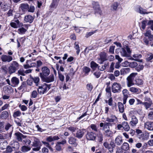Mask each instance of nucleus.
I'll return each instance as SVG.
<instances>
[{
	"mask_svg": "<svg viewBox=\"0 0 153 153\" xmlns=\"http://www.w3.org/2000/svg\"><path fill=\"white\" fill-rule=\"evenodd\" d=\"M137 74L136 73H133L131 74L127 78V85L128 87H130L134 85L133 81L135 77Z\"/></svg>",
	"mask_w": 153,
	"mask_h": 153,
	"instance_id": "nucleus-1",
	"label": "nucleus"
},
{
	"mask_svg": "<svg viewBox=\"0 0 153 153\" xmlns=\"http://www.w3.org/2000/svg\"><path fill=\"white\" fill-rule=\"evenodd\" d=\"M41 71L39 74V76L42 79L45 77L48 76L50 73L49 69L46 66H44L41 68Z\"/></svg>",
	"mask_w": 153,
	"mask_h": 153,
	"instance_id": "nucleus-2",
	"label": "nucleus"
},
{
	"mask_svg": "<svg viewBox=\"0 0 153 153\" xmlns=\"http://www.w3.org/2000/svg\"><path fill=\"white\" fill-rule=\"evenodd\" d=\"M50 85H48L45 83L39 86L38 91L40 94H44L50 89Z\"/></svg>",
	"mask_w": 153,
	"mask_h": 153,
	"instance_id": "nucleus-3",
	"label": "nucleus"
},
{
	"mask_svg": "<svg viewBox=\"0 0 153 153\" xmlns=\"http://www.w3.org/2000/svg\"><path fill=\"white\" fill-rule=\"evenodd\" d=\"M120 53L122 56L124 57H129L131 51L130 48L126 46V48H122L120 50Z\"/></svg>",
	"mask_w": 153,
	"mask_h": 153,
	"instance_id": "nucleus-4",
	"label": "nucleus"
},
{
	"mask_svg": "<svg viewBox=\"0 0 153 153\" xmlns=\"http://www.w3.org/2000/svg\"><path fill=\"white\" fill-rule=\"evenodd\" d=\"M122 88L120 84L117 82H114L111 87L112 92L114 93H120Z\"/></svg>",
	"mask_w": 153,
	"mask_h": 153,
	"instance_id": "nucleus-5",
	"label": "nucleus"
},
{
	"mask_svg": "<svg viewBox=\"0 0 153 153\" xmlns=\"http://www.w3.org/2000/svg\"><path fill=\"white\" fill-rule=\"evenodd\" d=\"M41 142L37 138H35L33 142V146L35 147L33 148L32 149L34 151H38L40 149Z\"/></svg>",
	"mask_w": 153,
	"mask_h": 153,
	"instance_id": "nucleus-6",
	"label": "nucleus"
},
{
	"mask_svg": "<svg viewBox=\"0 0 153 153\" xmlns=\"http://www.w3.org/2000/svg\"><path fill=\"white\" fill-rule=\"evenodd\" d=\"M100 57L98 58V63L100 64L103 63L107 60V54L104 52H101L99 54Z\"/></svg>",
	"mask_w": 153,
	"mask_h": 153,
	"instance_id": "nucleus-7",
	"label": "nucleus"
},
{
	"mask_svg": "<svg viewBox=\"0 0 153 153\" xmlns=\"http://www.w3.org/2000/svg\"><path fill=\"white\" fill-rule=\"evenodd\" d=\"M100 127H102V130L104 131L110 130V126H112V124L110 123H101L100 124Z\"/></svg>",
	"mask_w": 153,
	"mask_h": 153,
	"instance_id": "nucleus-8",
	"label": "nucleus"
},
{
	"mask_svg": "<svg viewBox=\"0 0 153 153\" xmlns=\"http://www.w3.org/2000/svg\"><path fill=\"white\" fill-rule=\"evenodd\" d=\"M86 137L87 140H94L96 138L95 134L92 131L88 132Z\"/></svg>",
	"mask_w": 153,
	"mask_h": 153,
	"instance_id": "nucleus-9",
	"label": "nucleus"
},
{
	"mask_svg": "<svg viewBox=\"0 0 153 153\" xmlns=\"http://www.w3.org/2000/svg\"><path fill=\"white\" fill-rule=\"evenodd\" d=\"M117 119V118L115 117V115H112L110 116V118L107 117L106 118V122L105 123H110V124H112V126L114 124L113 123Z\"/></svg>",
	"mask_w": 153,
	"mask_h": 153,
	"instance_id": "nucleus-10",
	"label": "nucleus"
},
{
	"mask_svg": "<svg viewBox=\"0 0 153 153\" xmlns=\"http://www.w3.org/2000/svg\"><path fill=\"white\" fill-rule=\"evenodd\" d=\"M15 135L16 136V139L19 142L22 141L23 139H25L26 138V136L23 135L22 134L19 132H17L15 133Z\"/></svg>",
	"mask_w": 153,
	"mask_h": 153,
	"instance_id": "nucleus-11",
	"label": "nucleus"
},
{
	"mask_svg": "<svg viewBox=\"0 0 153 153\" xmlns=\"http://www.w3.org/2000/svg\"><path fill=\"white\" fill-rule=\"evenodd\" d=\"M11 86L13 87L17 86L19 82V79L15 76L13 77L11 79Z\"/></svg>",
	"mask_w": 153,
	"mask_h": 153,
	"instance_id": "nucleus-12",
	"label": "nucleus"
},
{
	"mask_svg": "<svg viewBox=\"0 0 153 153\" xmlns=\"http://www.w3.org/2000/svg\"><path fill=\"white\" fill-rule=\"evenodd\" d=\"M83 129H79L78 130L75 134H74L75 137L78 139L81 138L83 136L85 132Z\"/></svg>",
	"mask_w": 153,
	"mask_h": 153,
	"instance_id": "nucleus-13",
	"label": "nucleus"
},
{
	"mask_svg": "<svg viewBox=\"0 0 153 153\" xmlns=\"http://www.w3.org/2000/svg\"><path fill=\"white\" fill-rule=\"evenodd\" d=\"M138 120L137 117L134 115H133L131 117V120L130 121L129 124L132 126H135L138 123Z\"/></svg>",
	"mask_w": 153,
	"mask_h": 153,
	"instance_id": "nucleus-14",
	"label": "nucleus"
},
{
	"mask_svg": "<svg viewBox=\"0 0 153 153\" xmlns=\"http://www.w3.org/2000/svg\"><path fill=\"white\" fill-rule=\"evenodd\" d=\"M123 95V103L125 104L126 102L127 99L128 97V94L129 93L128 91L126 89H124L122 91Z\"/></svg>",
	"mask_w": 153,
	"mask_h": 153,
	"instance_id": "nucleus-15",
	"label": "nucleus"
},
{
	"mask_svg": "<svg viewBox=\"0 0 153 153\" xmlns=\"http://www.w3.org/2000/svg\"><path fill=\"white\" fill-rule=\"evenodd\" d=\"M144 127L148 130H153V122L151 121H147L144 123Z\"/></svg>",
	"mask_w": 153,
	"mask_h": 153,
	"instance_id": "nucleus-16",
	"label": "nucleus"
},
{
	"mask_svg": "<svg viewBox=\"0 0 153 153\" xmlns=\"http://www.w3.org/2000/svg\"><path fill=\"white\" fill-rule=\"evenodd\" d=\"M42 80L45 82L49 83L54 81V76L53 74L49 76L45 77Z\"/></svg>",
	"mask_w": 153,
	"mask_h": 153,
	"instance_id": "nucleus-17",
	"label": "nucleus"
},
{
	"mask_svg": "<svg viewBox=\"0 0 153 153\" xmlns=\"http://www.w3.org/2000/svg\"><path fill=\"white\" fill-rule=\"evenodd\" d=\"M1 59L2 61L9 62L13 60V58L11 56L3 55L1 56Z\"/></svg>",
	"mask_w": 153,
	"mask_h": 153,
	"instance_id": "nucleus-18",
	"label": "nucleus"
},
{
	"mask_svg": "<svg viewBox=\"0 0 153 153\" xmlns=\"http://www.w3.org/2000/svg\"><path fill=\"white\" fill-rule=\"evenodd\" d=\"M68 142L70 144L73 145L74 146H76L77 144L76 142V139L74 137H71L68 138Z\"/></svg>",
	"mask_w": 153,
	"mask_h": 153,
	"instance_id": "nucleus-19",
	"label": "nucleus"
},
{
	"mask_svg": "<svg viewBox=\"0 0 153 153\" xmlns=\"http://www.w3.org/2000/svg\"><path fill=\"white\" fill-rule=\"evenodd\" d=\"M115 143L118 146H120L123 142V140L121 136H118L115 139Z\"/></svg>",
	"mask_w": 153,
	"mask_h": 153,
	"instance_id": "nucleus-20",
	"label": "nucleus"
},
{
	"mask_svg": "<svg viewBox=\"0 0 153 153\" xmlns=\"http://www.w3.org/2000/svg\"><path fill=\"white\" fill-rule=\"evenodd\" d=\"M59 139V138L57 136H51L46 139L47 141L49 142H51L54 140H57Z\"/></svg>",
	"mask_w": 153,
	"mask_h": 153,
	"instance_id": "nucleus-21",
	"label": "nucleus"
},
{
	"mask_svg": "<svg viewBox=\"0 0 153 153\" xmlns=\"http://www.w3.org/2000/svg\"><path fill=\"white\" fill-rule=\"evenodd\" d=\"M133 57L134 58V59L132 58V59H131L138 61L140 62H142L143 60L140 59L142 57V56L141 54H135L133 55Z\"/></svg>",
	"mask_w": 153,
	"mask_h": 153,
	"instance_id": "nucleus-22",
	"label": "nucleus"
},
{
	"mask_svg": "<svg viewBox=\"0 0 153 153\" xmlns=\"http://www.w3.org/2000/svg\"><path fill=\"white\" fill-rule=\"evenodd\" d=\"M144 35L145 36L148 37L150 41H153V35L152 34L151 30H147L146 33H144Z\"/></svg>",
	"mask_w": 153,
	"mask_h": 153,
	"instance_id": "nucleus-23",
	"label": "nucleus"
},
{
	"mask_svg": "<svg viewBox=\"0 0 153 153\" xmlns=\"http://www.w3.org/2000/svg\"><path fill=\"white\" fill-rule=\"evenodd\" d=\"M129 91L131 93H136L138 94L140 93V89L138 88H135V87H129Z\"/></svg>",
	"mask_w": 153,
	"mask_h": 153,
	"instance_id": "nucleus-24",
	"label": "nucleus"
},
{
	"mask_svg": "<svg viewBox=\"0 0 153 153\" xmlns=\"http://www.w3.org/2000/svg\"><path fill=\"white\" fill-rule=\"evenodd\" d=\"M33 17L30 15L26 16L25 17L24 20L26 22L31 23L33 21Z\"/></svg>",
	"mask_w": 153,
	"mask_h": 153,
	"instance_id": "nucleus-25",
	"label": "nucleus"
},
{
	"mask_svg": "<svg viewBox=\"0 0 153 153\" xmlns=\"http://www.w3.org/2000/svg\"><path fill=\"white\" fill-rule=\"evenodd\" d=\"M7 143L5 141H0V149H4L7 147Z\"/></svg>",
	"mask_w": 153,
	"mask_h": 153,
	"instance_id": "nucleus-26",
	"label": "nucleus"
},
{
	"mask_svg": "<svg viewBox=\"0 0 153 153\" xmlns=\"http://www.w3.org/2000/svg\"><path fill=\"white\" fill-rule=\"evenodd\" d=\"M59 0H53V2L52 3L50 6L51 9H56L57 7Z\"/></svg>",
	"mask_w": 153,
	"mask_h": 153,
	"instance_id": "nucleus-27",
	"label": "nucleus"
},
{
	"mask_svg": "<svg viewBox=\"0 0 153 153\" xmlns=\"http://www.w3.org/2000/svg\"><path fill=\"white\" fill-rule=\"evenodd\" d=\"M123 104H123L121 102H119L118 103L119 111L121 113H123L124 112V108Z\"/></svg>",
	"mask_w": 153,
	"mask_h": 153,
	"instance_id": "nucleus-28",
	"label": "nucleus"
},
{
	"mask_svg": "<svg viewBox=\"0 0 153 153\" xmlns=\"http://www.w3.org/2000/svg\"><path fill=\"white\" fill-rule=\"evenodd\" d=\"M125 62H127L129 66L131 68H136L138 65L137 63L136 62L134 61L130 62L127 61Z\"/></svg>",
	"mask_w": 153,
	"mask_h": 153,
	"instance_id": "nucleus-29",
	"label": "nucleus"
},
{
	"mask_svg": "<svg viewBox=\"0 0 153 153\" xmlns=\"http://www.w3.org/2000/svg\"><path fill=\"white\" fill-rule=\"evenodd\" d=\"M104 134L105 137H111L113 135L112 131L111 130H108L107 131H104Z\"/></svg>",
	"mask_w": 153,
	"mask_h": 153,
	"instance_id": "nucleus-30",
	"label": "nucleus"
},
{
	"mask_svg": "<svg viewBox=\"0 0 153 153\" xmlns=\"http://www.w3.org/2000/svg\"><path fill=\"white\" fill-rule=\"evenodd\" d=\"M123 128L126 131H128L130 129V127L127 122H123Z\"/></svg>",
	"mask_w": 153,
	"mask_h": 153,
	"instance_id": "nucleus-31",
	"label": "nucleus"
},
{
	"mask_svg": "<svg viewBox=\"0 0 153 153\" xmlns=\"http://www.w3.org/2000/svg\"><path fill=\"white\" fill-rule=\"evenodd\" d=\"M122 149L125 151L128 150L129 148V144L126 143L124 142L121 146Z\"/></svg>",
	"mask_w": 153,
	"mask_h": 153,
	"instance_id": "nucleus-32",
	"label": "nucleus"
},
{
	"mask_svg": "<svg viewBox=\"0 0 153 153\" xmlns=\"http://www.w3.org/2000/svg\"><path fill=\"white\" fill-rule=\"evenodd\" d=\"M90 71V68L87 66H85L83 68V72L85 73V76L88 75Z\"/></svg>",
	"mask_w": 153,
	"mask_h": 153,
	"instance_id": "nucleus-33",
	"label": "nucleus"
},
{
	"mask_svg": "<svg viewBox=\"0 0 153 153\" xmlns=\"http://www.w3.org/2000/svg\"><path fill=\"white\" fill-rule=\"evenodd\" d=\"M19 8L22 10H28L29 6L27 3H23L20 5Z\"/></svg>",
	"mask_w": 153,
	"mask_h": 153,
	"instance_id": "nucleus-34",
	"label": "nucleus"
},
{
	"mask_svg": "<svg viewBox=\"0 0 153 153\" xmlns=\"http://www.w3.org/2000/svg\"><path fill=\"white\" fill-rule=\"evenodd\" d=\"M152 104V101L144 102H143V105L144 106L146 109H147L151 106Z\"/></svg>",
	"mask_w": 153,
	"mask_h": 153,
	"instance_id": "nucleus-35",
	"label": "nucleus"
},
{
	"mask_svg": "<svg viewBox=\"0 0 153 153\" xmlns=\"http://www.w3.org/2000/svg\"><path fill=\"white\" fill-rule=\"evenodd\" d=\"M149 21L147 20H143L141 22V28L143 30H144L145 29L146 25H148V22Z\"/></svg>",
	"mask_w": 153,
	"mask_h": 153,
	"instance_id": "nucleus-36",
	"label": "nucleus"
},
{
	"mask_svg": "<svg viewBox=\"0 0 153 153\" xmlns=\"http://www.w3.org/2000/svg\"><path fill=\"white\" fill-rule=\"evenodd\" d=\"M103 146L105 148L108 149L110 152L111 153L113 152V149L111 148L110 144L107 142H105L103 143Z\"/></svg>",
	"mask_w": 153,
	"mask_h": 153,
	"instance_id": "nucleus-37",
	"label": "nucleus"
},
{
	"mask_svg": "<svg viewBox=\"0 0 153 153\" xmlns=\"http://www.w3.org/2000/svg\"><path fill=\"white\" fill-rule=\"evenodd\" d=\"M31 148L28 146H22L21 150L23 152H26L30 151Z\"/></svg>",
	"mask_w": 153,
	"mask_h": 153,
	"instance_id": "nucleus-38",
	"label": "nucleus"
},
{
	"mask_svg": "<svg viewBox=\"0 0 153 153\" xmlns=\"http://www.w3.org/2000/svg\"><path fill=\"white\" fill-rule=\"evenodd\" d=\"M98 141L100 143H102L103 140V135L102 133L100 132L97 135Z\"/></svg>",
	"mask_w": 153,
	"mask_h": 153,
	"instance_id": "nucleus-39",
	"label": "nucleus"
},
{
	"mask_svg": "<svg viewBox=\"0 0 153 153\" xmlns=\"http://www.w3.org/2000/svg\"><path fill=\"white\" fill-rule=\"evenodd\" d=\"M8 116V113L7 111H4L2 112L1 115V118L3 119H5Z\"/></svg>",
	"mask_w": 153,
	"mask_h": 153,
	"instance_id": "nucleus-40",
	"label": "nucleus"
},
{
	"mask_svg": "<svg viewBox=\"0 0 153 153\" xmlns=\"http://www.w3.org/2000/svg\"><path fill=\"white\" fill-rule=\"evenodd\" d=\"M153 59V54L148 53L147 55L146 60L147 61L151 62V60Z\"/></svg>",
	"mask_w": 153,
	"mask_h": 153,
	"instance_id": "nucleus-41",
	"label": "nucleus"
},
{
	"mask_svg": "<svg viewBox=\"0 0 153 153\" xmlns=\"http://www.w3.org/2000/svg\"><path fill=\"white\" fill-rule=\"evenodd\" d=\"M11 65L14 67L16 70L19 68V65L17 62L16 61H13L11 63Z\"/></svg>",
	"mask_w": 153,
	"mask_h": 153,
	"instance_id": "nucleus-42",
	"label": "nucleus"
},
{
	"mask_svg": "<svg viewBox=\"0 0 153 153\" xmlns=\"http://www.w3.org/2000/svg\"><path fill=\"white\" fill-rule=\"evenodd\" d=\"M21 115V113L20 111L17 110L15 111L13 114V116L14 118L19 117Z\"/></svg>",
	"mask_w": 153,
	"mask_h": 153,
	"instance_id": "nucleus-43",
	"label": "nucleus"
},
{
	"mask_svg": "<svg viewBox=\"0 0 153 153\" xmlns=\"http://www.w3.org/2000/svg\"><path fill=\"white\" fill-rule=\"evenodd\" d=\"M21 142H22L23 144L28 145L30 144L31 141L30 140L26 139V138H25V139H22Z\"/></svg>",
	"mask_w": 153,
	"mask_h": 153,
	"instance_id": "nucleus-44",
	"label": "nucleus"
},
{
	"mask_svg": "<svg viewBox=\"0 0 153 153\" xmlns=\"http://www.w3.org/2000/svg\"><path fill=\"white\" fill-rule=\"evenodd\" d=\"M130 71V68H123L120 70L121 74H126L127 72H129Z\"/></svg>",
	"mask_w": 153,
	"mask_h": 153,
	"instance_id": "nucleus-45",
	"label": "nucleus"
},
{
	"mask_svg": "<svg viewBox=\"0 0 153 153\" xmlns=\"http://www.w3.org/2000/svg\"><path fill=\"white\" fill-rule=\"evenodd\" d=\"M74 45H75L74 48L77 50V51L76 52V53L78 55L80 51L79 45L78 44V43H77V42H75L74 43Z\"/></svg>",
	"mask_w": 153,
	"mask_h": 153,
	"instance_id": "nucleus-46",
	"label": "nucleus"
},
{
	"mask_svg": "<svg viewBox=\"0 0 153 153\" xmlns=\"http://www.w3.org/2000/svg\"><path fill=\"white\" fill-rule=\"evenodd\" d=\"M135 84L137 85H142L143 84V81L142 79L137 78L135 79Z\"/></svg>",
	"mask_w": 153,
	"mask_h": 153,
	"instance_id": "nucleus-47",
	"label": "nucleus"
},
{
	"mask_svg": "<svg viewBox=\"0 0 153 153\" xmlns=\"http://www.w3.org/2000/svg\"><path fill=\"white\" fill-rule=\"evenodd\" d=\"M98 66V64L93 61H92L91 63V67L93 69L97 68Z\"/></svg>",
	"mask_w": 153,
	"mask_h": 153,
	"instance_id": "nucleus-48",
	"label": "nucleus"
},
{
	"mask_svg": "<svg viewBox=\"0 0 153 153\" xmlns=\"http://www.w3.org/2000/svg\"><path fill=\"white\" fill-rule=\"evenodd\" d=\"M27 30L24 27L20 28L18 30V32L20 34H23L26 32Z\"/></svg>",
	"mask_w": 153,
	"mask_h": 153,
	"instance_id": "nucleus-49",
	"label": "nucleus"
},
{
	"mask_svg": "<svg viewBox=\"0 0 153 153\" xmlns=\"http://www.w3.org/2000/svg\"><path fill=\"white\" fill-rule=\"evenodd\" d=\"M119 5V3L117 2H114L112 4L111 6V7L113 10H116L118 8V7Z\"/></svg>",
	"mask_w": 153,
	"mask_h": 153,
	"instance_id": "nucleus-50",
	"label": "nucleus"
},
{
	"mask_svg": "<svg viewBox=\"0 0 153 153\" xmlns=\"http://www.w3.org/2000/svg\"><path fill=\"white\" fill-rule=\"evenodd\" d=\"M144 68V66L142 65H139L135 69L138 72L140 71L141 70H143Z\"/></svg>",
	"mask_w": 153,
	"mask_h": 153,
	"instance_id": "nucleus-51",
	"label": "nucleus"
},
{
	"mask_svg": "<svg viewBox=\"0 0 153 153\" xmlns=\"http://www.w3.org/2000/svg\"><path fill=\"white\" fill-rule=\"evenodd\" d=\"M16 70L11 65L9 68V71L10 74L14 73Z\"/></svg>",
	"mask_w": 153,
	"mask_h": 153,
	"instance_id": "nucleus-52",
	"label": "nucleus"
},
{
	"mask_svg": "<svg viewBox=\"0 0 153 153\" xmlns=\"http://www.w3.org/2000/svg\"><path fill=\"white\" fill-rule=\"evenodd\" d=\"M150 94H149L148 95H145L144 97L145 101L146 102L152 101L150 97Z\"/></svg>",
	"mask_w": 153,
	"mask_h": 153,
	"instance_id": "nucleus-53",
	"label": "nucleus"
},
{
	"mask_svg": "<svg viewBox=\"0 0 153 153\" xmlns=\"http://www.w3.org/2000/svg\"><path fill=\"white\" fill-rule=\"evenodd\" d=\"M93 4L94 5L93 8L94 9L96 10H99L100 8L99 4L98 2H94L93 3Z\"/></svg>",
	"mask_w": 153,
	"mask_h": 153,
	"instance_id": "nucleus-54",
	"label": "nucleus"
},
{
	"mask_svg": "<svg viewBox=\"0 0 153 153\" xmlns=\"http://www.w3.org/2000/svg\"><path fill=\"white\" fill-rule=\"evenodd\" d=\"M55 148L56 150L58 151H60L62 150V147L57 142L56 144Z\"/></svg>",
	"mask_w": 153,
	"mask_h": 153,
	"instance_id": "nucleus-55",
	"label": "nucleus"
},
{
	"mask_svg": "<svg viewBox=\"0 0 153 153\" xmlns=\"http://www.w3.org/2000/svg\"><path fill=\"white\" fill-rule=\"evenodd\" d=\"M148 118L149 119L153 120V111H150L148 114Z\"/></svg>",
	"mask_w": 153,
	"mask_h": 153,
	"instance_id": "nucleus-56",
	"label": "nucleus"
},
{
	"mask_svg": "<svg viewBox=\"0 0 153 153\" xmlns=\"http://www.w3.org/2000/svg\"><path fill=\"white\" fill-rule=\"evenodd\" d=\"M144 134H141L139 135V138L140 139H142L143 140H147L148 139V136L146 137H144Z\"/></svg>",
	"mask_w": 153,
	"mask_h": 153,
	"instance_id": "nucleus-57",
	"label": "nucleus"
},
{
	"mask_svg": "<svg viewBox=\"0 0 153 153\" xmlns=\"http://www.w3.org/2000/svg\"><path fill=\"white\" fill-rule=\"evenodd\" d=\"M86 88L89 91H91L92 88L93 86L91 83H88L86 85Z\"/></svg>",
	"mask_w": 153,
	"mask_h": 153,
	"instance_id": "nucleus-58",
	"label": "nucleus"
},
{
	"mask_svg": "<svg viewBox=\"0 0 153 153\" xmlns=\"http://www.w3.org/2000/svg\"><path fill=\"white\" fill-rule=\"evenodd\" d=\"M37 95V93L36 91H33L31 94V97L33 98H35Z\"/></svg>",
	"mask_w": 153,
	"mask_h": 153,
	"instance_id": "nucleus-59",
	"label": "nucleus"
},
{
	"mask_svg": "<svg viewBox=\"0 0 153 153\" xmlns=\"http://www.w3.org/2000/svg\"><path fill=\"white\" fill-rule=\"evenodd\" d=\"M26 84L25 82H23L21 85L18 88V89L19 90H21L22 89H24L26 87Z\"/></svg>",
	"mask_w": 153,
	"mask_h": 153,
	"instance_id": "nucleus-60",
	"label": "nucleus"
},
{
	"mask_svg": "<svg viewBox=\"0 0 153 153\" xmlns=\"http://www.w3.org/2000/svg\"><path fill=\"white\" fill-rule=\"evenodd\" d=\"M97 30H96L95 31H92L87 33L85 37L87 38H88V37L91 36L93 34L95 33L96 32Z\"/></svg>",
	"mask_w": 153,
	"mask_h": 153,
	"instance_id": "nucleus-61",
	"label": "nucleus"
},
{
	"mask_svg": "<svg viewBox=\"0 0 153 153\" xmlns=\"http://www.w3.org/2000/svg\"><path fill=\"white\" fill-rule=\"evenodd\" d=\"M115 47L114 46H112L110 47L109 50V52L110 53L112 54L114 53Z\"/></svg>",
	"mask_w": 153,
	"mask_h": 153,
	"instance_id": "nucleus-62",
	"label": "nucleus"
},
{
	"mask_svg": "<svg viewBox=\"0 0 153 153\" xmlns=\"http://www.w3.org/2000/svg\"><path fill=\"white\" fill-rule=\"evenodd\" d=\"M59 74V77L60 80L62 81H63L64 79V76L62 74L59 73V72H58Z\"/></svg>",
	"mask_w": 153,
	"mask_h": 153,
	"instance_id": "nucleus-63",
	"label": "nucleus"
},
{
	"mask_svg": "<svg viewBox=\"0 0 153 153\" xmlns=\"http://www.w3.org/2000/svg\"><path fill=\"white\" fill-rule=\"evenodd\" d=\"M4 89L5 90H9L10 92H13V88L10 86L7 85L4 87Z\"/></svg>",
	"mask_w": 153,
	"mask_h": 153,
	"instance_id": "nucleus-64",
	"label": "nucleus"
}]
</instances>
